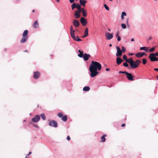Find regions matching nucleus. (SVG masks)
<instances>
[{"mask_svg": "<svg viewBox=\"0 0 158 158\" xmlns=\"http://www.w3.org/2000/svg\"><path fill=\"white\" fill-rule=\"evenodd\" d=\"M102 65L100 63L96 61H92L89 67L91 77H93L96 76L98 73L97 70L100 71Z\"/></svg>", "mask_w": 158, "mask_h": 158, "instance_id": "f257e3e1", "label": "nucleus"}, {"mask_svg": "<svg viewBox=\"0 0 158 158\" xmlns=\"http://www.w3.org/2000/svg\"><path fill=\"white\" fill-rule=\"evenodd\" d=\"M126 62L129 63L132 69L137 68L141 63V61L139 60H137L134 61L132 58L127 59Z\"/></svg>", "mask_w": 158, "mask_h": 158, "instance_id": "f03ea898", "label": "nucleus"}, {"mask_svg": "<svg viewBox=\"0 0 158 158\" xmlns=\"http://www.w3.org/2000/svg\"><path fill=\"white\" fill-rule=\"evenodd\" d=\"M70 31L71 37L74 40L77 41H80L81 40L79 38L78 36H75L74 33L75 31L73 30V27L72 25L70 26Z\"/></svg>", "mask_w": 158, "mask_h": 158, "instance_id": "7ed1b4c3", "label": "nucleus"}, {"mask_svg": "<svg viewBox=\"0 0 158 158\" xmlns=\"http://www.w3.org/2000/svg\"><path fill=\"white\" fill-rule=\"evenodd\" d=\"M127 77L128 79L130 81H134V78L135 77L134 76H133L131 73H128L127 72L126 74Z\"/></svg>", "mask_w": 158, "mask_h": 158, "instance_id": "20e7f679", "label": "nucleus"}, {"mask_svg": "<svg viewBox=\"0 0 158 158\" xmlns=\"http://www.w3.org/2000/svg\"><path fill=\"white\" fill-rule=\"evenodd\" d=\"M117 52L116 55L117 56L120 57L121 56L122 54V52L120 48L118 46L116 47Z\"/></svg>", "mask_w": 158, "mask_h": 158, "instance_id": "39448f33", "label": "nucleus"}, {"mask_svg": "<svg viewBox=\"0 0 158 158\" xmlns=\"http://www.w3.org/2000/svg\"><path fill=\"white\" fill-rule=\"evenodd\" d=\"M49 125L50 126L56 127H57V123L56 122L55 120H51L49 123Z\"/></svg>", "mask_w": 158, "mask_h": 158, "instance_id": "423d86ee", "label": "nucleus"}, {"mask_svg": "<svg viewBox=\"0 0 158 158\" xmlns=\"http://www.w3.org/2000/svg\"><path fill=\"white\" fill-rule=\"evenodd\" d=\"M40 119V117L38 115H36L35 117L32 119V121L34 122H38Z\"/></svg>", "mask_w": 158, "mask_h": 158, "instance_id": "0eeeda50", "label": "nucleus"}, {"mask_svg": "<svg viewBox=\"0 0 158 158\" xmlns=\"http://www.w3.org/2000/svg\"><path fill=\"white\" fill-rule=\"evenodd\" d=\"M73 23L74 26L76 27H78L80 25L79 21L77 19L73 20Z\"/></svg>", "mask_w": 158, "mask_h": 158, "instance_id": "6e6552de", "label": "nucleus"}, {"mask_svg": "<svg viewBox=\"0 0 158 158\" xmlns=\"http://www.w3.org/2000/svg\"><path fill=\"white\" fill-rule=\"evenodd\" d=\"M148 57L151 61H158V58L156 57L155 56H153L150 54Z\"/></svg>", "mask_w": 158, "mask_h": 158, "instance_id": "1a4fd4ad", "label": "nucleus"}, {"mask_svg": "<svg viewBox=\"0 0 158 158\" xmlns=\"http://www.w3.org/2000/svg\"><path fill=\"white\" fill-rule=\"evenodd\" d=\"M80 21L83 26H85L87 23V21L84 17H81Z\"/></svg>", "mask_w": 158, "mask_h": 158, "instance_id": "9d476101", "label": "nucleus"}, {"mask_svg": "<svg viewBox=\"0 0 158 158\" xmlns=\"http://www.w3.org/2000/svg\"><path fill=\"white\" fill-rule=\"evenodd\" d=\"M106 36L108 40H110L113 38V35L112 34L107 32L106 33Z\"/></svg>", "mask_w": 158, "mask_h": 158, "instance_id": "9b49d317", "label": "nucleus"}, {"mask_svg": "<svg viewBox=\"0 0 158 158\" xmlns=\"http://www.w3.org/2000/svg\"><path fill=\"white\" fill-rule=\"evenodd\" d=\"M90 55L89 54H87L86 53H85L83 56V57L84 60L86 61L88 60L89 58L90 57Z\"/></svg>", "mask_w": 158, "mask_h": 158, "instance_id": "f8f14e48", "label": "nucleus"}, {"mask_svg": "<svg viewBox=\"0 0 158 158\" xmlns=\"http://www.w3.org/2000/svg\"><path fill=\"white\" fill-rule=\"evenodd\" d=\"M145 55H146L144 52H138L135 54V56L137 57H141Z\"/></svg>", "mask_w": 158, "mask_h": 158, "instance_id": "ddd939ff", "label": "nucleus"}, {"mask_svg": "<svg viewBox=\"0 0 158 158\" xmlns=\"http://www.w3.org/2000/svg\"><path fill=\"white\" fill-rule=\"evenodd\" d=\"M33 27L35 28H36L39 27V24L37 20H36L32 25Z\"/></svg>", "mask_w": 158, "mask_h": 158, "instance_id": "4468645a", "label": "nucleus"}, {"mask_svg": "<svg viewBox=\"0 0 158 158\" xmlns=\"http://www.w3.org/2000/svg\"><path fill=\"white\" fill-rule=\"evenodd\" d=\"M40 75V74L39 72H36L34 73V74L33 75V77L35 79H37L39 77Z\"/></svg>", "mask_w": 158, "mask_h": 158, "instance_id": "2eb2a0df", "label": "nucleus"}, {"mask_svg": "<svg viewBox=\"0 0 158 158\" xmlns=\"http://www.w3.org/2000/svg\"><path fill=\"white\" fill-rule=\"evenodd\" d=\"M88 35V29L86 28L85 30L84 35L82 36V38H85Z\"/></svg>", "mask_w": 158, "mask_h": 158, "instance_id": "dca6fc26", "label": "nucleus"}, {"mask_svg": "<svg viewBox=\"0 0 158 158\" xmlns=\"http://www.w3.org/2000/svg\"><path fill=\"white\" fill-rule=\"evenodd\" d=\"M28 38V37L23 36V37L20 40V42L21 43H23L27 41Z\"/></svg>", "mask_w": 158, "mask_h": 158, "instance_id": "f3484780", "label": "nucleus"}, {"mask_svg": "<svg viewBox=\"0 0 158 158\" xmlns=\"http://www.w3.org/2000/svg\"><path fill=\"white\" fill-rule=\"evenodd\" d=\"M123 61V60L121 58L119 57L117 58L116 63L118 65H119Z\"/></svg>", "mask_w": 158, "mask_h": 158, "instance_id": "a211bd4d", "label": "nucleus"}, {"mask_svg": "<svg viewBox=\"0 0 158 158\" xmlns=\"http://www.w3.org/2000/svg\"><path fill=\"white\" fill-rule=\"evenodd\" d=\"M79 2L81 5L83 6H85V4L87 2L85 0H80Z\"/></svg>", "mask_w": 158, "mask_h": 158, "instance_id": "6ab92c4d", "label": "nucleus"}, {"mask_svg": "<svg viewBox=\"0 0 158 158\" xmlns=\"http://www.w3.org/2000/svg\"><path fill=\"white\" fill-rule=\"evenodd\" d=\"M74 15L76 16L75 18L76 19H78L80 17V14L78 13L77 10L75 12Z\"/></svg>", "mask_w": 158, "mask_h": 158, "instance_id": "aec40b11", "label": "nucleus"}, {"mask_svg": "<svg viewBox=\"0 0 158 158\" xmlns=\"http://www.w3.org/2000/svg\"><path fill=\"white\" fill-rule=\"evenodd\" d=\"M82 12L83 16L85 17L87 15V11H86L85 8H82Z\"/></svg>", "mask_w": 158, "mask_h": 158, "instance_id": "412c9836", "label": "nucleus"}, {"mask_svg": "<svg viewBox=\"0 0 158 158\" xmlns=\"http://www.w3.org/2000/svg\"><path fill=\"white\" fill-rule=\"evenodd\" d=\"M28 34V31L27 30H25L23 34V36L28 37V36L27 35Z\"/></svg>", "mask_w": 158, "mask_h": 158, "instance_id": "4be33fe9", "label": "nucleus"}, {"mask_svg": "<svg viewBox=\"0 0 158 158\" xmlns=\"http://www.w3.org/2000/svg\"><path fill=\"white\" fill-rule=\"evenodd\" d=\"M90 88L88 86L84 87L83 88V90L85 91H88L90 90Z\"/></svg>", "mask_w": 158, "mask_h": 158, "instance_id": "5701e85b", "label": "nucleus"}, {"mask_svg": "<svg viewBox=\"0 0 158 158\" xmlns=\"http://www.w3.org/2000/svg\"><path fill=\"white\" fill-rule=\"evenodd\" d=\"M78 52L80 53V54H78V56L80 57H82L83 56V52L81 51L80 50H78Z\"/></svg>", "mask_w": 158, "mask_h": 158, "instance_id": "b1692460", "label": "nucleus"}, {"mask_svg": "<svg viewBox=\"0 0 158 158\" xmlns=\"http://www.w3.org/2000/svg\"><path fill=\"white\" fill-rule=\"evenodd\" d=\"M61 119L64 122H66L67 120V117L66 115L63 116L61 118Z\"/></svg>", "mask_w": 158, "mask_h": 158, "instance_id": "393cba45", "label": "nucleus"}, {"mask_svg": "<svg viewBox=\"0 0 158 158\" xmlns=\"http://www.w3.org/2000/svg\"><path fill=\"white\" fill-rule=\"evenodd\" d=\"M106 136V135H104L101 137V140L102 142H104L105 141L106 139L105 137Z\"/></svg>", "mask_w": 158, "mask_h": 158, "instance_id": "a878e982", "label": "nucleus"}, {"mask_svg": "<svg viewBox=\"0 0 158 158\" xmlns=\"http://www.w3.org/2000/svg\"><path fill=\"white\" fill-rule=\"evenodd\" d=\"M148 48H147V47H141L140 48V50H144L147 52L148 51V50H147V49Z\"/></svg>", "mask_w": 158, "mask_h": 158, "instance_id": "bb28decb", "label": "nucleus"}, {"mask_svg": "<svg viewBox=\"0 0 158 158\" xmlns=\"http://www.w3.org/2000/svg\"><path fill=\"white\" fill-rule=\"evenodd\" d=\"M40 116L44 120H45L46 117L44 114H41Z\"/></svg>", "mask_w": 158, "mask_h": 158, "instance_id": "cd10ccee", "label": "nucleus"}, {"mask_svg": "<svg viewBox=\"0 0 158 158\" xmlns=\"http://www.w3.org/2000/svg\"><path fill=\"white\" fill-rule=\"evenodd\" d=\"M150 55H151V56H158V52H156L155 53H151L150 54Z\"/></svg>", "mask_w": 158, "mask_h": 158, "instance_id": "c85d7f7f", "label": "nucleus"}, {"mask_svg": "<svg viewBox=\"0 0 158 158\" xmlns=\"http://www.w3.org/2000/svg\"><path fill=\"white\" fill-rule=\"evenodd\" d=\"M76 8L77 9H80V8H81V5L79 4H76Z\"/></svg>", "mask_w": 158, "mask_h": 158, "instance_id": "c756f323", "label": "nucleus"}, {"mask_svg": "<svg viewBox=\"0 0 158 158\" xmlns=\"http://www.w3.org/2000/svg\"><path fill=\"white\" fill-rule=\"evenodd\" d=\"M57 116L60 118L62 117L63 116V114L62 113H59L57 114Z\"/></svg>", "mask_w": 158, "mask_h": 158, "instance_id": "7c9ffc66", "label": "nucleus"}, {"mask_svg": "<svg viewBox=\"0 0 158 158\" xmlns=\"http://www.w3.org/2000/svg\"><path fill=\"white\" fill-rule=\"evenodd\" d=\"M76 4L74 3H73L71 6L72 10H73L74 8H76Z\"/></svg>", "mask_w": 158, "mask_h": 158, "instance_id": "2f4dec72", "label": "nucleus"}, {"mask_svg": "<svg viewBox=\"0 0 158 158\" xmlns=\"http://www.w3.org/2000/svg\"><path fill=\"white\" fill-rule=\"evenodd\" d=\"M143 64H145L147 63V60L146 59H143L142 60Z\"/></svg>", "mask_w": 158, "mask_h": 158, "instance_id": "473e14b6", "label": "nucleus"}, {"mask_svg": "<svg viewBox=\"0 0 158 158\" xmlns=\"http://www.w3.org/2000/svg\"><path fill=\"white\" fill-rule=\"evenodd\" d=\"M122 27L123 29H126V25L124 23H122L121 24Z\"/></svg>", "mask_w": 158, "mask_h": 158, "instance_id": "72a5a7b5", "label": "nucleus"}, {"mask_svg": "<svg viewBox=\"0 0 158 158\" xmlns=\"http://www.w3.org/2000/svg\"><path fill=\"white\" fill-rule=\"evenodd\" d=\"M104 7L107 10H109V7L107 6V5L106 4H104Z\"/></svg>", "mask_w": 158, "mask_h": 158, "instance_id": "f704fd0d", "label": "nucleus"}, {"mask_svg": "<svg viewBox=\"0 0 158 158\" xmlns=\"http://www.w3.org/2000/svg\"><path fill=\"white\" fill-rule=\"evenodd\" d=\"M155 47H153L150 49L149 51L150 52H153L155 50Z\"/></svg>", "mask_w": 158, "mask_h": 158, "instance_id": "c9c22d12", "label": "nucleus"}, {"mask_svg": "<svg viewBox=\"0 0 158 158\" xmlns=\"http://www.w3.org/2000/svg\"><path fill=\"white\" fill-rule=\"evenodd\" d=\"M123 59L126 61L127 60V58L126 55H124L123 56Z\"/></svg>", "mask_w": 158, "mask_h": 158, "instance_id": "e433bc0d", "label": "nucleus"}, {"mask_svg": "<svg viewBox=\"0 0 158 158\" xmlns=\"http://www.w3.org/2000/svg\"><path fill=\"white\" fill-rule=\"evenodd\" d=\"M123 65L125 67H127L129 66L128 64L127 63H124L123 64Z\"/></svg>", "mask_w": 158, "mask_h": 158, "instance_id": "4c0bfd02", "label": "nucleus"}, {"mask_svg": "<svg viewBox=\"0 0 158 158\" xmlns=\"http://www.w3.org/2000/svg\"><path fill=\"white\" fill-rule=\"evenodd\" d=\"M122 52H125L126 51V49L123 46H122Z\"/></svg>", "mask_w": 158, "mask_h": 158, "instance_id": "58836bf2", "label": "nucleus"}, {"mask_svg": "<svg viewBox=\"0 0 158 158\" xmlns=\"http://www.w3.org/2000/svg\"><path fill=\"white\" fill-rule=\"evenodd\" d=\"M127 15L126 13L125 12H123L122 13L121 15L123 16H126Z\"/></svg>", "mask_w": 158, "mask_h": 158, "instance_id": "ea45409f", "label": "nucleus"}, {"mask_svg": "<svg viewBox=\"0 0 158 158\" xmlns=\"http://www.w3.org/2000/svg\"><path fill=\"white\" fill-rule=\"evenodd\" d=\"M127 72L126 71H119V73H124V74H126Z\"/></svg>", "mask_w": 158, "mask_h": 158, "instance_id": "a19ab883", "label": "nucleus"}, {"mask_svg": "<svg viewBox=\"0 0 158 158\" xmlns=\"http://www.w3.org/2000/svg\"><path fill=\"white\" fill-rule=\"evenodd\" d=\"M78 13H79L80 14V13L82 12V9L81 8H80V9H78Z\"/></svg>", "mask_w": 158, "mask_h": 158, "instance_id": "79ce46f5", "label": "nucleus"}, {"mask_svg": "<svg viewBox=\"0 0 158 158\" xmlns=\"http://www.w3.org/2000/svg\"><path fill=\"white\" fill-rule=\"evenodd\" d=\"M117 40L118 41H119L121 40V38L119 36H118Z\"/></svg>", "mask_w": 158, "mask_h": 158, "instance_id": "37998d69", "label": "nucleus"}, {"mask_svg": "<svg viewBox=\"0 0 158 158\" xmlns=\"http://www.w3.org/2000/svg\"><path fill=\"white\" fill-rule=\"evenodd\" d=\"M67 139L68 140H70V137L69 136H68L67 137Z\"/></svg>", "mask_w": 158, "mask_h": 158, "instance_id": "c03bdc74", "label": "nucleus"}, {"mask_svg": "<svg viewBox=\"0 0 158 158\" xmlns=\"http://www.w3.org/2000/svg\"><path fill=\"white\" fill-rule=\"evenodd\" d=\"M134 54L133 53H130L129 54V56H132V55H133Z\"/></svg>", "mask_w": 158, "mask_h": 158, "instance_id": "a18cd8bd", "label": "nucleus"}, {"mask_svg": "<svg viewBox=\"0 0 158 158\" xmlns=\"http://www.w3.org/2000/svg\"><path fill=\"white\" fill-rule=\"evenodd\" d=\"M121 19L122 20H123L124 19V16L121 15Z\"/></svg>", "mask_w": 158, "mask_h": 158, "instance_id": "49530a36", "label": "nucleus"}, {"mask_svg": "<svg viewBox=\"0 0 158 158\" xmlns=\"http://www.w3.org/2000/svg\"><path fill=\"white\" fill-rule=\"evenodd\" d=\"M69 1L71 3H73L74 2V0H69Z\"/></svg>", "mask_w": 158, "mask_h": 158, "instance_id": "de8ad7c7", "label": "nucleus"}, {"mask_svg": "<svg viewBox=\"0 0 158 158\" xmlns=\"http://www.w3.org/2000/svg\"><path fill=\"white\" fill-rule=\"evenodd\" d=\"M125 126V124H123L122 125L121 127H124Z\"/></svg>", "mask_w": 158, "mask_h": 158, "instance_id": "09e8293b", "label": "nucleus"}, {"mask_svg": "<svg viewBox=\"0 0 158 158\" xmlns=\"http://www.w3.org/2000/svg\"><path fill=\"white\" fill-rule=\"evenodd\" d=\"M128 19H127V20H126V23L127 24H128Z\"/></svg>", "mask_w": 158, "mask_h": 158, "instance_id": "8fccbe9b", "label": "nucleus"}, {"mask_svg": "<svg viewBox=\"0 0 158 158\" xmlns=\"http://www.w3.org/2000/svg\"><path fill=\"white\" fill-rule=\"evenodd\" d=\"M154 70L155 71H158V69H157V68H155V69H154Z\"/></svg>", "mask_w": 158, "mask_h": 158, "instance_id": "3c124183", "label": "nucleus"}, {"mask_svg": "<svg viewBox=\"0 0 158 158\" xmlns=\"http://www.w3.org/2000/svg\"><path fill=\"white\" fill-rule=\"evenodd\" d=\"M119 32H118L117 33V34H116V36L118 37V36H119L118 35Z\"/></svg>", "mask_w": 158, "mask_h": 158, "instance_id": "603ef678", "label": "nucleus"}, {"mask_svg": "<svg viewBox=\"0 0 158 158\" xmlns=\"http://www.w3.org/2000/svg\"><path fill=\"white\" fill-rule=\"evenodd\" d=\"M31 153L32 152H29L28 154L27 155V156H29V155H30Z\"/></svg>", "mask_w": 158, "mask_h": 158, "instance_id": "864d4df0", "label": "nucleus"}, {"mask_svg": "<svg viewBox=\"0 0 158 158\" xmlns=\"http://www.w3.org/2000/svg\"><path fill=\"white\" fill-rule=\"evenodd\" d=\"M110 70V69L108 68H106V71H109Z\"/></svg>", "mask_w": 158, "mask_h": 158, "instance_id": "5fc2aeb1", "label": "nucleus"}, {"mask_svg": "<svg viewBox=\"0 0 158 158\" xmlns=\"http://www.w3.org/2000/svg\"><path fill=\"white\" fill-rule=\"evenodd\" d=\"M131 40L132 41H134V38H132L131 39Z\"/></svg>", "mask_w": 158, "mask_h": 158, "instance_id": "6e6d98bb", "label": "nucleus"}, {"mask_svg": "<svg viewBox=\"0 0 158 158\" xmlns=\"http://www.w3.org/2000/svg\"><path fill=\"white\" fill-rule=\"evenodd\" d=\"M152 38V37H150L149 38H148V40H151Z\"/></svg>", "mask_w": 158, "mask_h": 158, "instance_id": "4d7b16f0", "label": "nucleus"}, {"mask_svg": "<svg viewBox=\"0 0 158 158\" xmlns=\"http://www.w3.org/2000/svg\"><path fill=\"white\" fill-rule=\"evenodd\" d=\"M24 52H28V51L27 50H25L24 51Z\"/></svg>", "mask_w": 158, "mask_h": 158, "instance_id": "13d9d810", "label": "nucleus"}, {"mask_svg": "<svg viewBox=\"0 0 158 158\" xmlns=\"http://www.w3.org/2000/svg\"><path fill=\"white\" fill-rule=\"evenodd\" d=\"M57 2H59V1H60V0H56Z\"/></svg>", "mask_w": 158, "mask_h": 158, "instance_id": "bf43d9fd", "label": "nucleus"}, {"mask_svg": "<svg viewBox=\"0 0 158 158\" xmlns=\"http://www.w3.org/2000/svg\"><path fill=\"white\" fill-rule=\"evenodd\" d=\"M109 46H110V47H111V46H112V44H109Z\"/></svg>", "mask_w": 158, "mask_h": 158, "instance_id": "052dcab7", "label": "nucleus"}, {"mask_svg": "<svg viewBox=\"0 0 158 158\" xmlns=\"http://www.w3.org/2000/svg\"><path fill=\"white\" fill-rule=\"evenodd\" d=\"M35 11V10H32V12H34Z\"/></svg>", "mask_w": 158, "mask_h": 158, "instance_id": "680f3d73", "label": "nucleus"}, {"mask_svg": "<svg viewBox=\"0 0 158 158\" xmlns=\"http://www.w3.org/2000/svg\"><path fill=\"white\" fill-rule=\"evenodd\" d=\"M25 158H29L28 157H27V156H26V157H25Z\"/></svg>", "mask_w": 158, "mask_h": 158, "instance_id": "e2e57ef3", "label": "nucleus"}, {"mask_svg": "<svg viewBox=\"0 0 158 158\" xmlns=\"http://www.w3.org/2000/svg\"><path fill=\"white\" fill-rule=\"evenodd\" d=\"M156 77L158 78V75L156 76Z\"/></svg>", "mask_w": 158, "mask_h": 158, "instance_id": "0e129e2a", "label": "nucleus"}, {"mask_svg": "<svg viewBox=\"0 0 158 158\" xmlns=\"http://www.w3.org/2000/svg\"><path fill=\"white\" fill-rule=\"evenodd\" d=\"M108 30L109 31H110V29H108Z\"/></svg>", "mask_w": 158, "mask_h": 158, "instance_id": "69168bd1", "label": "nucleus"}, {"mask_svg": "<svg viewBox=\"0 0 158 158\" xmlns=\"http://www.w3.org/2000/svg\"><path fill=\"white\" fill-rule=\"evenodd\" d=\"M110 1H112V0H109Z\"/></svg>", "mask_w": 158, "mask_h": 158, "instance_id": "338daca9", "label": "nucleus"}, {"mask_svg": "<svg viewBox=\"0 0 158 158\" xmlns=\"http://www.w3.org/2000/svg\"><path fill=\"white\" fill-rule=\"evenodd\" d=\"M155 1H156L157 0H154Z\"/></svg>", "mask_w": 158, "mask_h": 158, "instance_id": "774afa93", "label": "nucleus"}]
</instances>
